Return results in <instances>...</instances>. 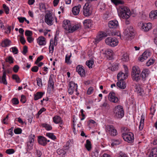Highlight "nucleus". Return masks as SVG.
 <instances>
[{"instance_id":"1","label":"nucleus","mask_w":157,"mask_h":157,"mask_svg":"<svg viewBox=\"0 0 157 157\" xmlns=\"http://www.w3.org/2000/svg\"><path fill=\"white\" fill-rule=\"evenodd\" d=\"M119 16L123 19H128L130 15V10L126 6L121 5L117 9Z\"/></svg>"},{"instance_id":"2","label":"nucleus","mask_w":157,"mask_h":157,"mask_svg":"<svg viewBox=\"0 0 157 157\" xmlns=\"http://www.w3.org/2000/svg\"><path fill=\"white\" fill-rule=\"evenodd\" d=\"M141 71L139 67L137 66H134L132 68L131 74L132 80L136 82L138 81L140 79Z\"/></svg>"},{"instance_id":"3","label":"nucleus","mask_w":157,"mask_h":157,"mask_svg":"<svg viewBox=\"0 0 157 157\" xmlns=\"http://www.w3.org/2000/svg\"><path fill=\"white\" fill-rule=\"evenodd\" d=\"M114 116L117 118H121L124 115V111L122 106L118 105L115 107L113 109Z\"/></svg>"},{"instance_id":"4","label":"nucleus","mask_w":157,"mask_h":157,"mask_svg":"<svg viewBox=\"0 0 157 157\" xmlns=\"http://www.w3.org/2000/svg\"><path fill=\"white\" fill-rule=\"evenodd\" d=\"M35 137L34 135L31 134L28 137V141L26 143V149L27 152L30 153V151L33 149Z\"/></svg>"},{"instance_id":"5","label":"nucleus","mask_w":157,"mask_h":157,"mask_svg":"<svg viewBox=\"0 0 157 157\" xmlns=\"http://www.w3.org/2000/svg\"><path fill=\"white\" fill-rule=\"evenodd\" d=\"M92 8L90 3L86 2L83 6V13L86 17L90 16L92 13Z\"/></svg>"},{"instance_id":"6","label":"nucleus","mask_w":157,"mask_h":157,"mask_svg":"<svg viewBox=\"0 0 157 157\" xmlns=\"http://www.w3.org/2000/svg\"><path fill=\"white\" fill-rule=\"evenodd\" d=\"M105 42L107 45L112 47L117 46L118 43V40L114 37H107L105 39Z\"/></svg>"},{"instance_id":"7","label":"nucleus","mask_w":157,"mask_h":157,"mask_svg":"<svg viewBox=\"0 0 157 157\" xmlns=\"http://www.w3.org/2000/svg\"><path fill=\"white\" fill-rule=\"evenodd\" d=\"M122 136L124 141L130 143L133 142L134 138L133 134L131 132L123 133Z\"/></svg>"},{"instance_id":"8","label":"nucleus","mask_w":157,"mask_h":157,"mask_svg":"<svg viewBox=\"0 0 157 157\" xmlns=\"http://www.w3.org/2000/svg\"><path fill=\"white\" fill-rule=\"evenodd\" d=\"M106 131L111 136H115L118 134L117 130L112 125H107L106 127Z\"/></svg>"},{"instance_id":"9","label":"nucleus","mask_w":157,"mask_h":157,"mask_svg":"<svg viewBox=\"0 0 157 157\" xmlns=\"http://www.w3.org/2000/svg\"><path fill=\"white\" fill-rule=\"evenodd\" d=\"M69 86L68 91L70 94H72L75 90L76 92H77L78 86L77 84H75L74 82L72 81L70 82L69 83Z\"/></svg>"},{"instance_id":"10","label":"nucleus","mask_w":157,"mask_h":157,"mask_svg":"<svg viewBox=\"0 0 157 157\" xmlns=\"http://www.w3.org/2000/svg\"><path fill=\"white\" fill-rule=\"evenodd\" d=\"M140 24L141 30L145 32H147L152 28V24L150 23H146L141 22Z\"/></svg>"},{"instance_id":"11","label":"nucleus","mask_w":157,"mask_h":157,"mask_svg":"<svg viewBox=\"0 0 157 157\" xmlns=\"http://www.w3.org/2000/svg\"><path fill=\"white\" fill-rule=\"evenodd\" d=\"M45 22L48 25H51L53 24V17L51 13H46L44 16Z\"/></svg>"},{"instance_id":"12","label":"nucleus","mask_w":157,"mask_h":157,"mask_svg":"<svg viewBox=\"0 0 157 157\" xmlns=\"http://www.w3.org/2000/svg\"><path fill=\"white\" fill-rule=\"evenodd\" d=\"M109 100L112 102L117 103L119 101L118 98L116 96L115 93L113 92H110L109 94Z\"/></svg>"},{"instance_id":"13","label":"nucleus","mask_w":157,"mask_h":157,"mask_svg":"<svg viewBox=\"0 0 157 157\" xmlns=\"http://www.w3.org/2000/svg\"><path fill=\"white\" fill-rule=\"evenodd\" d=\"M2 77L0 76V83H3L5 85H7V82L6 79V70L5 69L3 64H2Z\"/></svg>"},{"instance_id":"14","label":"nucleus","mask_w":157,"mask_h":157,"mask_svg":"<svg viewBox=\"0 0 157 157\" xmlns=\"http://www.w3.org/2000/svg\"><path fill=\"white\" fill-rule=\"evenodd\" d=\"M107 36L106 33L103 32H100L99 34L97 36L96 39H95L96 43H98L100 41L102 40L104 37Z\"/></svg>"},{"instance_id":"15","label":"nucleus","mask_w":157,"mask_h":157,"mask_svg":"<svg viewBox=\"0 0 157 157\" xmlns=\"http://www.w3.org/2000/svg\"><path fill=\"white\" fill-rule=\"evenodd\" d=\"M126 35L128 37H133L135 33L133 27L132 26H129L126 29Z\"/></svg>"},{"instance_id":"16","label":"nucleus","mask_w":157,"mask_h":157,"mask_svg":"<svg viewBox=\"0 0 157 157\" xmlns=\"http://www.w3.org/2000/svg\"><path fill=\"white\" fill-rule=\"evenodd\" d=\"M71 25L70 21L67 20H64L63 22V27L67 33L71 27Z\"/></svg>"},{"instance_id":"17","label":"nucleus","mask_w":157,"mask_h":157,"mask_svg":"<svg viewBox=\"0 0 157 157\" xmlns=\"http://www.w3.org/2000/svg\"><path fill=\"white\" fill-rule=\"evenodd\" d=\"M150 56V53L149 52L145 51L144 52L141 56L139 58V60L141 62L146 59Z\"/></svg>"},{"instance_id":"18","label":"nucleus","mask_w":157,"mask_h":157,"mask_svg":"<svg viewBox=\"0 0 157 157\" xmlns=\"http://www.w3.org/2000/svg\"><path fill=\"white\" fill-rule=\"evenodd\" d=\"M76 71L81 77L85 76V71L82 66L80 65L76 67Z\"/></svg>"},{"instance_id":"19","label":"nucleus","mask_w":157,"mask_h":157,"mask_svg":"<svg viewBox=\"0 0 157 157\" xmlns=\"http://www.w3.org/2000/svg\"><path fill=\"white\" fill-rule=\"evenodd\" d=\"M47 140L45 137L42 136L38 137V142L39 144L43 146H45L47 144Z\"/></svg>"},{"instance_id":"20","label":"nucleus","mask_w":157,"mask_h":157,"mask_svg":"<svg viewBox=\"0 0 157 157\" xmlns=\"http://www.w3.org/2000/svg\"><path fill=\"white\" fill-rule=\"evenodd\" d=\"M81 27V24H78L75 25L71 24V27L69 29V33H72L74 32L75 30H77L79 28H80Z\"/></svg>"},{"instance_id":"21","label":"nucleus","mask_w":157,"mask_h":157,"mask_svg":"<svg viewBox=\"0 0 157 157\" xmlns=\"http://www.w3.org/2000/svg\"><path fill=\"white\" fill-rule=\"evenodd\" d=\"M109 27L110 28H116L118 25V22L116 20L110 21L108 23Z\"/></svg>"},{"instance_id":"22","label":"nucleus","mask_w":157,"mask_h":157,"mask_svg":"<svg viewBox=\"0 0 157 157\" xmlns=\"http://www.w3.org/2000/svg\"><path fill=\"white\" fill-rule=\"evenodd\" d=\"M83 24L86 28H89L92 27V22L90 19H86L84 21Z\"/></svg>"},{"instance_id":"23","label":"nucleus","mask_w":157,"mask_h":157,"mask_svg":"<svg viewBox=\"0 0 157 157\" xmlns=\"http://www.w3.org/2000/svg\"><path fill=\"white\" fill-rule=\"evenodd\" d=\"M11 43V42L10 40L6 39L2 41L1 45L3 47H6L10 46Z\"/></svg>"},{"instance_id":"24","label":"nucleus","mask_w":157,"mask_h":157,"mask_svg":"<svg viewBox=\"0 0 157 157\" xmlns=\"http://www.w3.org/2000/svg\"><path fill=\"white\" fill-rule=\"evenodd\" d=\"M37 40V43L40 45H45L46 44L45 38L43 36L39 37Z\"/></svg>"},{"instance_id":"25","label":"nucleus","mask_w":157,"mask_h":157,"mask_svg":"<svg viewBox=\"0 0 157 157\" xmlns=\"http://www.w3.org/2000/svg\"><path fill=\"white\" fill-rule=\"evenodd\" d=\"M53 75L51 74L50 75L48 82V86L52 89L54 88V82L53 80Z\"/></svg>"},{"instance_id":"26","label":"nucleus","mask_w":157,"mask_h":157,"mask_svg":"<svg viewBox=\"0 0 157 157\" xmlns=\"http://www.w3.org/2000/svg\"><path fill=\"white\" fill-rule=\"evenodd\" d=\"M81 6L80 5H78L72 8V12L74 15H76L79 13L80 11L79 9Z\"/></svg>"},{"instance_id":"27","label":"nucleus","mask_w":157,"mask_h":157,"mask_svg":"<svg viewBox=\"0 0 157 157\" xmlns=\"http://www.w3.org/2000/svg\"><path fill=\"white\" fill-rule=\"evenodd\" d=\"M117 83V86L121 89H123L126 87V83L123 80H119Z\"/></svg>"},{"instance_id":"28","label":"nucleus","mask_w":157,"mask_h":157,"mask_svg":"<svg viewBox=\"0 0 157 157\" xmlns=\"http://www.w3.org/2000/svg\"><path fill=\"white\" fill-rule=\"evenodd\" d=\"M53 120L54 122L56 124L62 123V121L61 117L59 116L56 115L53 118Z\"/></svg>"},{"instance_id":"29","label":"nucleus","mask_w":157,"mask_h":157,"mask_svg":"<svg viewBox=\"0 0 157 157\" xmlns=\"http://www.w3.org/2000/svg\"><path fill=\"white\" fill-rule=\"evenodd\" d=\"M157 156V148H152L148 157H156Z\"/></svg>"},{"instance_id":"30","label":"nucleus","mask_w":157,"mask_h":157,"mask_svg":"<svg viewBox=\"0 0 157 157\" xmlns=\"http://www.w3.org/2000/svg\"><path fill=\"white\" fill-rule=\"evenodd\" d=\"M150 18L152 20L157 19V10H153L149 14Z\"/></svg>"},{"instance_id":"31","label":"nucleus","mask_w":157,"mask_h":157,"mask_svg":"<svg viewBox=\"0 0 157 157\" xmlns=\"http://www.w3.org/2000/svg\"><path fill=\"white\" fill-rule=\"evenodd\" d=\"M149 70L147 69H144L142 71L141 73H140V77H141L142 78L144 79L149 74Z\"/></svg>"},{"instance_id":"32","label":"nucleus","mask_w":157,"mask_h":157,"mask_svg":"<svg viewBox=\"0 0 157 157\" xmlns=\"http://www.w3.org/2000/svg\"><path fill=\"white\" fill-rule=\"evenodd\" d=\"M44 93L40 92H37L34 95V100H37L38 99L41 98Z\"/></svg>"},{"instance_id":"33","label":"nucleus","mask_w":157,"mask_h":157,"mask_svg":"<svg viewBox=\"0 0 157 157\" xmlns=\"http://www.w3.org/2000/svg\"><path fill=\"white\" fill-rule=\"evenodd\" d=\"M41 126L47 130H50L52 129L51 125L46 123L42 124Z\"/></svg>"},{"instance_id":"34","label":"nucleus","mask_w":157,"mask_h":157,"mask_svg":"<svg viewBox=\"0 0 157 157\" xmlns=\"http://www.w3.org/2000/svg\"><path fill=\"white\" fill-rule=\"evenodd\" d=\"M71 56V53H70V55L67 54L65 57V62L71 64V62L70 61V59Z\"/></svg>"},{"instance_id":"35","label":"nucleus","mask_w":157,"mask_h":157,"mask_svg":"<svg viewBox=\"0 0 157 157\" xmlns=\"http://www.w3.org/2000/svg\"><path fill=\"white\" fill-rule=\"evenodd\" d=\"M46 136L53 140H55L56 138V136L54 135L53 133H47L46 134Z\"/></svg>"},{"instance_id":"36","label":"nucleus","mask_w":157,"mask_h":157,"mask_svg":"<svg viewBox=\"0 0 157 157\" xmlns=\"http://www.w3.org/2000/svg\"><path fill=\"white\" fill-rule=\"evenodd\" d=\"M86 147L88 151H90L91 148V144L90 141L88 140H86Z\"/></svg>"},{"instance_id":"37","label":"nucleus","mask_w":157,"mask_h":157,"mask_svg":"<svg viewBox=\"0 0 157 157\" xmlns=\"http://www.w3.org/2000/svg\"><path fill=\"white\" fill-rule=\"evenodd\" d=\"M121 59L123 61H128L129 60V57L128 54L126 53L124 54L122 56Z\"/></svg>"},{"instance_id":"38","label":"nucleus","mask_w":157,"mask_h":157,"mask_svg":"<svg viewBox=\"0 0 157 157\" xmlns=\"http://www.w3.org/2000/svg\"><path fill=\"white\" fill-rule=\"evenodd\" d=\"M12 78L15 80L17 83H20L21 82L20 78L17 75H12Z\"/></svg>"},{"instance_id":"39","label":"nucleus","mask_w":157,"mask_h":157,"mask_svg":"<svg viewBox=\"0 0 157 157\" xmlns=\"http://www.w3.org/2000/svg\"><path fill=\"white\" fill-rule=\"evenodd\" d=\"M105 53L107 55L110 57L112 56L113 52L111 49H108L105 51Z\"/></svg>"},{"instance_id":"40","label":"nucleus","mask_w":157,"mask_h":157,"mask_svg":"<svg viewBox=\"0 0 157 157\" xmlns=\"http://www.w3.org/2000/svg\"><path fill=\"white\" fill-rule=\"evenodd\" d=\"M13 58L11 56H9L6 58V62L9 63H13Z\"/></svg>"},{"instance_id":"41","label":"nucleus","mask_w":157,"mask_h":157,"mask_svg":"<svg viewBox=\"0 0 157 157\" xmlns=\"http://www.w3.org/2000/svg\"><path fill=\"white\" fill-rule=\"evenodd\" d=\"M10 50L15 54H17L18 53V49L16 47L11 48L10 49Z\"/></svg>"},{"instance_id":"42","label":"nucleus","mask_w":157,"mask_h":157,"mask_svg":"<svg viewBox=\"0 0 157 157\" xmlns=\"http://www.w3.org/2000/svg\"><path fill=\"white\" fill-rule=\"evenodd\" d=\"M112 1L116 5H118L119 4L122 5L123 4L124 2L120 0H112Z\"/></svg>"},{"instance_id":"43","label":"nucleus","mask_w":157,"mask_h":157,"mask_svg":"<svg viewBox=\"0 0 157 157\" xmlns=\"http://www.w3.org/2000/svg\"><path fill=\"white\" fill-rule=\"evenodd\" d=\"M94 61L92 60H89L86 62V65L90 68H92V66L94 64Z\"/></svg>"},{"instance_id":"44","label":"nucleus","mask_w":157,"mask_h":157,"mask_svg":"<svg viewBox=\"0 0 157 157\" xmlns=\"http://www.w3.org/2000/svg\"><path fill=\"white\" fill-rule=\"evenodd\" d=\"M121 143V140H113V142L111 144L113 146L114 145H119Z\"/></svg>"},{"instance_id":"45","label":"nucleus","mask_w":157,"mask_h":157,"mask_svg":"<svg viewBox=\"0 0 157 157\" xmlns=\"http://www.w3.org/2000/svg\"><path fill=\"white\" fill-rule=\"evenodd\" d=\"M123 75L124 73L122 72H120L117 75V78L118 81L123 80Z\"/></svg>"},{"instance_id":"46","label":"nucleus","mask_w":157,"mask_h":157,"mask_svg":"<svg viewBox=\"0 0 157 157\" xmlns=\"http://www.w3.org/2000/svg\"><path fill=\"white\" fill-rule=\"evenodd\" d=\"M155 60L154 59H150L146 63V65L149 67L150 66L153 64L155 62Z\"/></svg>"},{"instance_id":"47","label":"nucleus","mask_w":157,"mask_h":157,"mask_svg":"<svg viewBox=\"0 0 157 157\" xmlns=\"http://www.w3.org/2000/svg\"><path fill=\"white\" fill-rule=\"evenodd\" d=\"M36 80L37 81V85L40 87L42 86V83L41 79L39 78L38 77L36 78Z\"/></svg>"},{"instance_id":"48","label":"nucleus","mask_w":157,"mask_h":157,"mask_svg":"<svg viewBox=\"0 0 157 157\" xmlns=\"http://www.w3.org/2000/svg\"><path fill=\"white\" fill-rule=\"evenodd\" d=\"M3 7L4 8L6 14H8L9 13V8L5 4L3 5Z\"/></svg>"},{"instance_id":"49","label":"nucleus","mask_w":157,"mask_h":157,"mask_svg":"<svg viewBox=\"0 0 157 157\" xmlns=\"http://www.w3.org/2000/svg\"><path fill=\"white\" fill-rule=\"evenodd\" d=\"M150 114L152 115L151 117H152V116L154 115V114L155 111V109L154 106H151L150 109Z\"/></svg>"},{"instance_id":"50","label":"nucleus","mask_w":157,"mask_h":157,"mask_svg":"<svg viewBox=\"0 0 157 157\" xmlns=\"http://www.w3.org/2000/svg\"><path fill=\"white\" fill-rule=\"evenodd\" d=\"M22 130L20 128H17L15 129L14 130V132L16 134H20L21 133Z\"/></svg>"},{"instance_id":"51","label":"nucleus","mask_w":157,"mask_h":157,"mask_svg":"<svg viewBox=\"0 0 157 157\" xmlns=\"http://www.w3.org/2000/svg\"><path fill=\"white\" fill-rule=\"evenodd\" d=\"M14 152V150L12 148L8 149L6 151V153L8 154H13Z\"/></svg>"},{"instance_id":"52","label":"nucleus","mask_w":157,"mask_h":157,"mask_svg":"<svg viewBox=\"0 0 157 157\" xmlns=\"http://www.w3.org/2000/svg\"><path fill=\"white\" fill-rule=\"evenodd\" d=\"M25 35L28 36H32L33 35L32 32L31 31L27 30L25 31Z\"/></svg>"},{"instance_id":"53","label":"nucleus","mask_w":157,"mask_h":157,"mask_svg":"<svg viewBox=\"0 0 157 157\" xmlns=\"http://www.w3.org/2000/svg\"><path fill=\"white\" fill-rule=\"evenodd\" d=\"M12 102L14 105L18 104L19 103L18 100L16 98H14L12 99Z\"/></svg>"},{"instance_id":"54","label":"nucleus","mask_w":157,"mask_h":157,"mask_svg":"<svg viewBox=\"0 0 157 157\" xmlns=\"http://www.w3.org/2000/svg\"><path fill=\"white\" fill-rule=\"evenodd\" d=\"M92 155L93 157H98L99 156L98 151L96 150L95 151L92 153Z\"/></svg>"},{"instance_id":"55","label":"nucleus","mask_w":157,"mask_h":157,"mask_svg":"<svg viewBox=\"0 0 157 157\" xmlns=\"http://www.w3.org/2000/svg\"><path fill=\"white\" fill-rule=\"evenodd\" d=\"M94 90V88L92 87H90L88 89L87 91V94L88 95L91 94L93 92Z\"/></svg>"},{"instance_id":"56","label":"nucleus","mask_w":157,"mask_h":157,"mask_svg":"<svg viewBox=\"0 0 157 157\" xmlns=\"http://www.w3.org/2000/svg\"><path fill=\"white\" fill-rule=\"evenodd\" d=\"M57 154L59 155H60L61 154H64L66 153V152H64L63 150L60 149H58L57 150Z\"/></svg>"},{"instance_id":"57","label":"nucleus","mask_w":157,"mask_h":157,"mask_svg":"<svg viewBox=\"0 0 157 157\" xmlns=\"http://www.w3.org/2000/svg\"><path fill=\"white\" fill-rule=\"evenodd\" d=\"M38 67L36 66H35L32 68L31 70L33 72H36L38 71Z\"/></svg>"},{"instance_id":"58","label":"nucleus","mask_w":157,"mask_h":157,"mask_svg":"<svg viewBox=\"0 0 157 157\" xmlns=\"http://www.w3.org/2000/svg\"><path fill=\"white\" fill-rule=\"evenodd\" d=\"M20 40L22 44L24 45L25 44L26 41L23 36H21Z\"/></svg>"},{"instance_id":"59","label":"nucleus","mask_w":157,"mask_h":157,"mask_svg":"<svg viewBox=\"0 0 157 157\" xmlns=\"http://www.w3.org/2000/svg\"><path fill=\"white\" fill-rule=\"evenodd\" d=\"M19 68V66L17 65H15L13 68V70L15 73H17Z\"/></svg>"},{"instance_id":"60","label":"nucleus","mask_w":157,"mask_h":157,"mask_svg":"<svg viewBox=\"0 0 157 157\" xmlns=\"http://www.w3.org/2000/svg\"><path fill=\"white\" fill-rule=\"evenodd\" d=\"M46 110V109L44 108V107L42 108L38 112V113H37L38 115L39 116L43 112L45 111Z\"/></svg>"},{"instance_id":"61","label":"nucleus","mask_w":157,"mask_h":157,"mask_svg":"<svg viewBox=\"0 0 157 157\" xmlns=\"http://www.w3.org/2000/svg\"><path fill=\"white\" fill-rule=\"evenodd\" d=\"M21 102L23 103H25V96L23 95H22L21 96V99L20 100Z\"/></svg>"},{"instance_id":"62","label":"nucleus","mask_w":157,"mask_h":157,"mask_svg":"<svg viewBox=\"0 0 157 157\" xmlns=\"http://www.w3.org/2000/svg\"><path fill=\"white\" fill-rule=\"evenodd\" d=\"M28 52V48L26 46H25L23 47V50L22 53L24 55H25Z\"/></svg>"},{"instance_id":"63","label":"nucleus","mask_w":157,"mask_h":157,"mask_svg":"<svg viewBox=\"0 0 157 157\" xmlns=\"http://www.w3.org/2000/svg\"><path fill=\"white\" fill-rule=\"evenodd\" d=\"M136 92L137 93L138 95L142 96L144 94V91L141 88L140 89V90H139L138 91H137Z\"/></svg>"},{"instance_id":"64","label":"nucleus","mask_w":157,"mask_h":157,"mask_svg":"<svg viewBox=\"0 0 157 157\" xmlns=\"http://www.w3.org/2000/svg\"><path fill=\"white\" fill-rule=\"evenodd\" d=\"M141 89V88L139 85H136L135 86V91L136 92L138 91L139 90H140Z\"/></svg>"}]
</instances>
